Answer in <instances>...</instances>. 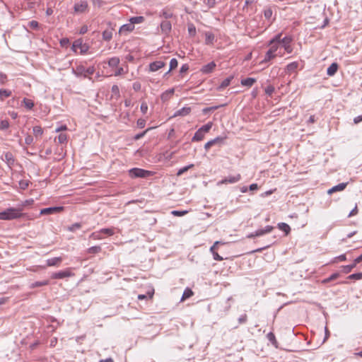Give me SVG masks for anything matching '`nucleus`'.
<instances>
[{
  "label": "nucleus",
  "mask_w": 362,
  "mask_h": 362,
  "mask_svg": "<svg viewBox=\"0 0 362 362\" xmlns=\"http://www.w3.org/2000/svg\"><path fill=\"white\" fill-rule=\"evenodd\" d=\"M71 49L76 53L79 52L81 54H84L89 49V46L83 43L82 39H78L73 42Z\"/></svg>",
  "instance_id": "7ed1b4c3"
},
{
  "label": "nucleus",
  "mask_w": 362,
  "mask_h": 362,
  "mask_svg": "<svg viewBox=\"0 0 362 362\" xmlns=\"http://www.w3.org/2000/svg\"><path fill=\"white\" fill-rule=\"evenodd\" d=\"M273 14V11L271 8H267L264 11V18L267 20H270Z\"/></svg>",
  "instance_id": "3c124183"
},
{
  "label": "nucleus",
  "mask_w": 362,
  "mask_h": 362,
  "mask_svg": "<svg viewBox=\"0 0 362 362\" xmlns=\"http://www.w3.org/2000/svg\"><path fill=\"white\" fill-rule=\"evenodd\" d=\"M247 315L246 314H243V315H240L238 317V322L240 324H243V323H245L247 322Z\"/></svg>",
  "instance_id": "338daca9"
},
{
  "label": "nucleus",
  "mask_w": 362,
  "mask_h": 362,
  "mask_svg": "<svg viewBox=\"0 0 362 362\" xmlns=\"http://www.w3.org/2000/svg\"><path fill=\"white\" fill-rule=\"evenodd\" d=\"M356 265H355L354 263L349 265L342 266L343 272L346 274H348L351 272V270L356 267Z\"/></svg>",
  "instance_id": "603ef678"
},
{
  "label": "nucleus",
  "mask_w": 362,
  "mask_h": 362,
  "mask_svg": "<svg viewBox=\"0 0 362 362\" xmlns=\"http://www.w3.org/2000/svg\"><path fill=\"white\" fill-rule=\"evenodd\" d=\"M160 29L163 33L168 34L172 29L171 23L169 21H163L160 23Z\"/></svg>",
  "instance_id": "dca6fc26"
},
{
  "label": "nucleus",
  "mask_w": 362,
  "mask_h": 362,
  "mask_svg": "<svg viewBox=\"0 0 362 362\" xmlns=\"http://www.w3.org/2000/svg\"><path fill=\"white\" fill-rule=\"evenodd\" d=\"M11 95V91L7 89H0V98L3 100L6 98H8Z\"/></svg>",
  "instance_id": "4c0bfd02"
},
{
  "label": "nucleus",
  "mask_w": 362,
  "mask_h": 362,
  "mask_svg": "<svg viewBox=\"0 0 362 362\" xmlns=\"http://www.w3.org/2000/svg\"><path fill=\"white\" fill-rule=\"evenodd\" d=\"M57 139L59 144H66L67 139H68V136L66 134L61 133L57 136V138L54 139V141H57Z\"/></svg>",
  "instance_id": "c756f323"
},
{
  "label": "nucleus",
  "mask_w": 362,
  "mask_h": 362,
  "mask_svg": "<svg viewBox=\"0 0 362 362\" xmlns=\"http://www.w3.org/2000/svg\"><path fill=\"white\" fill-rule=\"evenodd\" d=\"M256 82V79L255 78H246L242 79L240 83L243 86L251 87Z\"/></svg>",
  "instance_id": "4be33fe9"
},
{
  "label": "nucleus",
  "mask_w": 362,
  "mask_h": 362,
  "mask_svg": "<svg viewBox=\"0 0 362 362\" xmlns=\"http://www.w3.org/2000/svg\"><path fill=\"white\" fill-rule=\"evenodd\" d=\"M151 129V128H148V129H146L145 131H144L143 132L136 134L134 136V139L137 141V140L141 139L142 137H144L145 136V134L147 133V132H148Z\"/></svg>",
  "instance_id": "bf43d9fd"
},
{
  "label": "nucleus",
  "mask_w": 362,
  "mask_h": 362,
  "mask_svg": "<svg viewBox=\"0 0 362 362\" xmlns=\"http://www.w3.org/2000/svg\"><path fill=\"white\" fill-rule=\"evenodd\" d=\"M267 338L272 344V345H274L276 348L278 347V342H277L276 337L273 332H269L267 334Z\"/></svg>",
  "instance_id": "c85d7f7f"
},
{
  "label": "nucleus",
  "mask_w": 362,
  "mask_h": 362,
  "mask_svg": "<svg viewBox=\"0 0 362 362\" xmlns=\"http://www.w3.org/2000/svg\"><path fill=\"white\" fill-rule=\"evenodd\" d=\"M191 112V107H184L178 110H177L175 113L173 117H178V116H186L189 115Z\"/></svg>",
  "instance_id": "a211bd4d"
},
{
  "label": "nucleus",
  "mask_w": 362,
  "mask_h": 362,
  "mask_svg": "<svg viewBox=\"0 0 362 362\" xmlns=\"http://www.w3.org/2000/svg\"><path fill=\"white\" fill-rule=\"evenodd\" d=\"M233 76H230L226 78H225L222 82L220 84V86H218V89L221 90V89H223L225 88H226L227 86H228L231 82V81L233 80Z\"/></svg>",
  "instance_id": "7c9ffc66"
},
{
  "label": "nucleus",
  "mask_w": 362,
  "mask_h": 362,
  "mask_svg": "<svg viewBox=\"0 0 362 362\" xmlns=\"http://www.w3.org/2000/svg\"><path fill=\"white\" fill-rule=\"evenodd\" d=\"M88 4L87 1L82 0L74 4V11L75 13H83L88 11Z\"/></svg>",
  "instance_id": "423d86ee"
},
{
  "label": "nucleus",
  "mask_w": 362,
  "mask_h": 362,
  "mask_svg": "<svg viewBox=\"0 0 362 362\" xmlns=\"http://www.w3.org/2000/svg\"><path fill=\"white\" fill-rule=\"evenodd\" d=\"M166 64L163 61H155L149 64L148 71L155 72L163 68Z\"/></svg>",
  "instance_id": "6e6552de"
},
{
  "label": "nucleus",
  "mask_w": 362,
  "mask_h": 362,
  "mask_svg": "<svg viewBox=\"0 0 362 362\" xmlns=\"http://www.w3.org/2000/svg\"><path fill=\"white\" fill-rule=\"evenodd\" d=\"M298 63L297 62H291L286 66V71L288 72H293L298 68Z\"/></svg>",
  "instance_id": "c9c22d12"
},
{
  "label": "nucleus",
  "mask_w": 362,
  "mask_h": 362,
  "mask_svg": "<svg viewBox=\"0 0 362 362\" xmlns=\"http://www.w3.org/2000/svg\"><path fill=\"white\" fill-rule=\"evenodd\" d=\"M86 67L82 65L79 64L77 65L75 68H72V73L77 77L83 76L86 78Z\"/></svg>",
  "instance_id": "f8f14e48"
},
{
  "label": "nucleus",
  "mask_w": 362,
  "mask_h": 362,
  "mask_svg": "<svg viewBox=\"0 0 362 362\" xmlns=\"http://www.w3.org/2000/svg\"><path fill=\"white\" fill-rule=\"evenodd\" d=\"M346 259V255L343 254V255H341L339 256L334 257V259L332 260V262L336 263L338 262H343V261H345Z\"/></svg>",
  "instance_id": "13d9d810"
},
{
  "label": "nucleus",
  "mask_w": 362,
  "mask_h": 362,
  "mask_svg": "<svg viewBox=\"0 0 362 362\" xmlns=\"http://www.w3.org/2000/svg\"><path fill=\"white\" fill-rule=\"evenodd\" d=\"M81 228V224L79 223H74L73 225H71L70 227H69V230L73 232V231H75L76 230L79 229Z\"/></svg>",
  "instance_id": "e2e57ef3"
},
{
  "label": "nucleus",
  "mask_w": 362,
  "mask_h": 362,
  "mask_svg": "<svg viewBox=\"0 0 362 362\" xmlns=\"http://www.w3.org/2000/svg\"><path fill=\"white\" fill-rule=\"evenodd\" d=\"M10 127V124L8 119H1L0 122V130H7Z\"/></svg>",
  "instance_id": "58836bf2"
},
{
  "label": "nucleus",
  "mask_w": 362,
  "mask_h": 362,
  "mask_svg": "<svg viewBox=\"0 0 362 362\" xmlns=\"http://www.w3.org/2000/svg\"><path fill=\"white\" fill-rule=\"evenodd\" d=\"M221 243L220 241H216L210 247V252L212 253L214 259L216 261H222L223 259L222 257H221L216 251H214V247Z\"/></svg>",
  "instance_id": "6ab92c4d"
},
{
  "label": "nucleus",
  "mask_w": 362,
  "mask_h": 362,
  "mask_svg": "<svg viewBox=\"0 0 362 362\" xmlns=\"http://www.w3.org/2000/svg\"><path fill=\"white\" fill-rule=\"evenodd\" d=\"M160 17H163L165 19H168L173 17V12L167 8L163 9L159 14Z\"/></svg>",
  "instance_id": "bb28decb"
},
{
  "label": "nucleus",
  "mask_w": 362,
  "mask_h": 362,
  "mask_svg": "<svg viewBox=\"0 0 362 362\" xmlns=\"http://www.w3.org/2000/svg\"><path fill=\"white\" fill-rule=\"evenodd\" d=\"M119 62L120 60L119 57H113L108 60L107 63L110 67L114 68L118 66Z\"/></svg>",
  "instance_id": "cd10ccee"
},
{
  "label": "nucleus",
  "mask_w": 362,
  "mask_h": 362,
  "mask_svg": "<svg viewBox=\"0 0 362 362\" xmlns=\"http://www.w3.org/2000/svg\"><path fill=\"white\" fill-rule=\"evenodd\" d=\"M19 187L21 189H25L28 187L29 186V184H30V181L28 180H21L19 181Z\"/></svg>",
  "instance_id": "49530a36"
},
{
  "label": "nucleus",
  "mask_w": 362,
  "mask_h": 362,
  "mask_svg": "<svg viewBox=\"0 0 362 362\" xmlns=\"http://www.w3.org/2000/svg\"><path fill=\"white\" fill-rule=\"evenodd\" d=\"M226 139V136H217V137L214 138V139L210 140V142L212 144V146H214V145L221 146L222 144H223Z\"/></svg>",
  "instance_id": "b1692460"
},
{
  "label": "nucleus",
  "mask_w": 362,
  "mask_h": 362,
  "mask_svg": "<svg viewBox=\"0 0 362 362\" xmlns=\"http://www.w3.org/2000/svg\"><path fill=\"white\" fill-rule=\"evenodd\" d=\"M193 291L189 288H186L182 293V296L181 298V300L183 301L189 298H190L191 296H193Z\"/></svg>",
  "instance_id": "473e14b6"
},
{
  "label": "nucleus",
  "mask_w": 362,
  "mask_h": 362,
  "mask_svg": "<svg viewBox=\"0 0 362 362\" xmlns=\"http://www.w3.org/2000/svg\"><path fill=\"white\" fill-rule=\"evenodd\" d=\"M178 62L175 58L171 59L170 62V69L168 72H170L173 69H175L177 66Z\"/></svg>",
  "instance_id": "864d4df0"
},
{
  "label": "nucleus",
  "mask_w": 362,
  "mask_h": 362,
  "mask_svg": "<svg viewBox=\"0 0 362 362\" xmlns=\"http://www.w3.org/2000/svg\"><path fill=\"white\" fill-rule=\"evenodd\" d=\"M33 132L35 137L41 136L43 134V129L40 126H35L33 128Z\"/></svg>",
  "instance_id": "ea45409f"
},
{
  "label": "nucleus",
  "mask_w": 362,
  "mask_h": 362,
  "mask_svg": "<svg viewBox=\"0 0 362 362\" xmlns=\"http://www.w3.org/2000/svg\"><path fill=\"white\" fill-rule=\"evenodd\" d=\"M101 250L100 246H93L88 249V252L90 254H96L101 252Z\"/></svg>",
  "instance_id": "a18cd8bd"
},
{
  "label": "nucleus",
  "mask_w": 362,
  "mask_h": 362,
  "mask_svg": "<svg viewBox=\"0 0 362 362\" xmlns=\"http://www.w3.org/2000/svg\"><path fill=\"white\" fill-rule=\"evenodd\" d=\"M64 208L62 206H54V207H49V208H45L41 209L40 214L42 215H47V214H52L54 213H58L62 211H63Z\"/></svg>",
  "instance_id": "9b49d317"
},
{
  "label": "nucleus",
  "mask_w": 362,
  "mask_h": 362,
  "mask_svg": "<svg viewBox=\"0 0 362 362\" xmlns=\"http://www.w3.org/2000/svg\"><path fill=\"white\" fill-rule=\"evenodd\" d=\"M213 125V123L209 122L207 124L201 127L199 129L201 130L204 134L210 131Z\"/></svg>",
  "instance_id": "a19ab883"
},
{
  "label": "nucleus",
  "mask_w": 362,
  "mask_h": 362,
  "mask_svg": "<svg viewBox=\"0 0 362 362\" xmlns=\"http://www.w3.org/2000/svg\"><path fill=\"white\" fill-rule=\"evenodd\" d=\"M188 213L187 211H177L174 210L171 211V214L175 216H182Z\"/></svg>",
  "instance_id": "4d7b16f0"
},
{
  "label": "nucleus",
  "mask_w": 362,
  "mask_h": 362,
  "mask_svg": "<svg viewBox=\"0 0 362 362\" xmlns=\"http://www.w3.org/2000/svg\"><path fill=\"white\" fill-rule=\"evenodd\" d=\"M347 279L350 280H361L362 279V272L352 274Z\"/></svg>",
  "instance_id": "c03bdc74"
},
{
  "label": "nucleus",
  "mask_w": 362,
  "mask_h": 362,
  "mask_svg": "<svg viewBox=\"0 0 362 362\" xmlns=\"http://www.w3.org/2000/svg\"><path fill=\"white\" fill-rule=\"evenodd\" d=\"M102 234L107 235L108 236L113 235L115 234L114 228H103L100 230Z\"/></svg>",
  "instance_id": "de8ad7c7"
},
{
  "label": "nucleus",
  "mask_w": 362,
  "mask_h": 362,
  "mask_svg": "<svg viewBox=\"0 0 362 362\" xmlns=\"http://www.w3.org/2000/svg\"><path fill=\"white\" fill-rule=\"evenodd\" d=\"M23 209L18 207H10L0 212V220L11 221L18 219L23 217Z\"/></svg>",
  "instance_id": "f257e3e1"
},
{
  "label": "nucleus",
  "mask_w": 362,
  "mask_h": 362,
  "mask_svg": "<svg viewBox=\"0 0 362 362\" xmlns=\"http://www.w3.org/2000/svg\"><path fill=\"white\" fill-rule=\"evenodd\" d=\"M214 40V35L211 33H206L205 34V42L207 45L212 44Z\"/></svg>",
  "instance_id": "79ce46f5"
},
{
  "label": "nucleus",
  "mask_w": 362,
  "mask_h": 362,
  "mask_svg": "<svg viewBox=\"0 0 362 362\" xmlns=\"http://www.w3.org/2000/svg\"><path fill=\"white\" fill-rule=\"evenodd\" d=\"M72 275L71 272L69 269L64 270V271H59L58 272H54L52 274V278L54 279H64L65 277H69Z\"/></svg>",
  "instance_id": "9d476101"
},
{
  "label": "nucleus",
  "mask_w": 362,
  "mask_h": 362,
  "mask_svg": "<svg viewBox=\"0 0 362 362\" xmlns=\"http://www.w3.org/2000/svg\"><path fill=\"white\" fill-rule=\"evenodd\" d=\"M278 227L281 230L285 232L286 235L288 234L291 230L290 226L286 223H279Z\"/></svg>",
  "instance_id": "72a5a7b5"
},
{
  "label": "nucleus",
  "mask_w": 362,
  "mask_h": 362,
  "mask_svg": "<svg viewBox=\"0 0 362 362\" xmlns=\"http://www.w3.org/2000/svg\"><path fill=\"white\" fill-rule=\"evenodd\" d=\"M144 18L143 16H134L129 19V21L134 25V24H139L143 23Z\"/></svg>",
  "instance_id": "e433bc0d"
},
{
  "label": "nucleus",
  "mask_w": 362,
  "mask_h": 362,
  "mask_svg": "<svg viewBox=\"0 0 362 362\" xmlns=\"http://www.w3.org/2000/svg\"><path fill=\"white\" fill-rule=\"evenodd\" d=\"M48 284H49V281L48 280H44V281H35V282L32 283L30 285V288H35L40 287V286H47Z\"/></svg>",
  "instance_id": "2f4dec72"
},
{
  "label": "nucleus",
  "mask_w": 362,
  "mask_h": 362,
  "mask_svg": "<svg viewBox=\"0 0 362 362\" xmlns=\"http://www.w3.org/2000/svg\"><path fill=\"white\" fill-rule=\"evenodd\" d=\"M22 103L27 110H32L35 105L34 102L29 98H24Z\"/></svg>",
  "instance_id": "5701e85b"
},
{
  "label": "nucleus",
  "mask_w": 362,
  "mask_h": 362,
  "mask_svg": "<svg viewBox=\"0 0 362 362\" xmlns=\"http://www.w3.org/2000/svg\"><path fill=\"white\" fill-rule=\"evenodd\" d=\"M34 203V200L33 199H26L22 202L21 206L18 208H22L23 209L24 207L30 206Z\"/></svg>",
  "instance_id": "5fc2aeb1"
},
{
  "label": "nucleus",
  "mask_w": 362,
  "mask_h": 362,
  "mask_svg": "<svg viewBox=\"0 0 362 362\" xmlns=\"http://www.w3.org/2000/svg\"><path fill=\"white\" fill-rule=\"evenodd\" d=\"M134 29V25L130 22L129 23L122 25L119 30L120 35H126Z\"/></svg>",
  "instance_id": "ddd939ff"
},
{
  "label": "nucleus",
  "mask_w": 362,
  "mask_h": 362,
  "mask_svg": "<svg viewBox=\"0 0 362 362\" xmlns=\"http://www.w3.org/2000/svg\"><path fill=\"white\" fill-rule=\"evenodd\" d=\"M347 184L348 182H342V183H339V185H335L334 187H332L331 189H329L328 191H327V193L329 194H331L335 192H339V191H343L346 187L347 186Z\"/></svg>",
  "instance_id": "2eb2a0df"
},
{
  "label": "nucleus",
  "mask_w": 362,
  "mask_h": 362,
  "mask_svg": "<svg viewBox=\"0 0 362 362\" xmlns=\"http://www.w3.org/2000/svg\"><path fill=\"white\" fill-rule=\"evenodd\" d=\"M241 180L240 174H236L235 175H229L221 180L218 181L217 185H221L225 184H234L239 182Z\"/></svg>",
  "instance_id": "0eeeda50"
},
{
  "label": "nucleus",
  "mask_w": 362,
  "mask_h": 362,
  "mask_svg": "<svg viewBox=\"0 0 362 362\" xmlns=\"http://www.w3.org/2000/svg\"><path fill=\"white\" fill-rule=\"evenodd\" d=\"M112 37V32L111 30H105L103 32V39L105 41H110Z\"/></svg>",
  "instance_id": "f704fd0d"
},
{
  "label": "nucleus",
  "mask_w": 362,
  "mask_h": 362,
  "mask_svg": "<svg viewBox=\"0 0 362 362\" xmlns=\"http://www.w3.org/2000/svg\"><path fill=\"white\" fill-rule=\"evenodd\" d=\"M281 37V33H279L269 41L268 46L269 47V49L268 50L276 56L283 57L284 53L279 51L280 48Z\"/></svg>",
  "instance_id": "f03ea898"
},
{
  "label": "nucleus",
  "mask_w": 362,
  "mask_h": 362,
  "mask_svg": "<svg viewBox=\"0 0 362 362\" xmlns=\"http://www.w3.org/2000/svg\"><path fill=\"white\" fill-rule=\"evenodd\" d=\"M274 92V87L273 86L269 85V86L266 87L265 93L269 96H271L273 94Z\"/></svg>",
  "instance_id": "052dcab7"
},
{
  "label": "nucleus",
  "mask_w": 362,
  "mask_h": 362,
  "mask_svg": "<svg viewBox=\"0 0 362 362\" xmlns=\"http://www.w3.org/2000/svg\"><path fill=\"white\" fill-rule=\"evenodd\" d=\"M86 77H88L89 76H91L95 72V68L94 66H89L88 68L86 67Z\"/></svg>",
  "instance_id": "680f3d73"
},
{
  "label": "nucleus",
  "mask_w": 362,
  "mask_h": 362,
  "mask_svg": "<svg viewBox=\"0 0 362 362\" xmlns=\"http://www.w3.org/2000/svg\"><path fill=\"white\" fill-rule=\"evenodd\" d=\"M194 165L193 164H190L189 165H187V166H185L182 168H180L177 173V176H180L181 175H182L183 173H185V172H187L189 169L193 168Z\"/></svg>",
  "instance_id": "09e8293b"
},
{
  "label": "nucleus",
  "mask_w": 362,
  "mask_h": 362,
  "mask_svg": "<svg viewBox=\"0 0 362 362\" xmlns=\"http://www.w3.org/2000/svg\"><path fill=\"white\" fill-rule=\"evenodd\" d=\"M187 30H188L189 34L191 36H194L196 35V28L192 23L188 25Z\"/></svg>",
  "instance_id": "6e6d98bb"
},
{
  "label": "nucleus",
  "mask_w": 362,
  "mask_h": 362,
  "mask_svg": "<svg viewBox=\"0 0 362 362\" xmlns=\"http://www.w3.org/2000/svg\"><path fill=\"white\" fill-rule=\"evenodd\" d=\"M90 238H93V240H101L104 238L100 230L99 231L93 232L90 235Z\"/></svg>",
  "instance_id": "37998d69"
},
{
  "label": "nucleus",
  "mask_w": 362,
  "mask_h": 362,
  "mask_svg": "<svg viewBox=\"0 0 362 362\" xmlns=\"http://www.w3.org/2000/svg\"><path fill=\"white\" fill-rule=\"evenodd\" d=\"M292 37L291 36H285L280 40V47H282L285 52L288 54H291L293 52V47L291 46Z\"/></svg>",
  "instance_id": "39448f33"
},
{
  "label": "nucleus",
  "mask_w": 362,
  "mask_h": 362,
  "mask_svg": "<svg viewBox=\"0 0 362 362\" xmlns=\"http://www.w3.org/2000/svg\"><path fill=\"white\" fill-rule=\"evenodd\" d=\"M338 69V64L335 62L332 63L327 69V74L329 76H334Z\"/></svg>",
  "instance_id": "412c9836"
},
{
  "label": "nucleus",
  "mask_w": 362,
  "mask_h": 362,
  "mask_svg": "<svg viewBox=\"0 0 362 362\" xmlns=\"http://www.w3.org/2000/svg\"><path fill=\"white\" fill-rule=\"evenodd\" d=\"M62 261V258L61 257H53L47 259V265L48 267H53L59 265Z\"/></svg>",
  "instance_id": "aec40b11"
},
{
  "label": "nucleus",
  "mask_w": 362,
  "mask_h": 362,
  "mask_svg": "<svg viewBox=\"0 0 362 362\" xmlns=\"http://www.w3.org/2000/svg\"><path fill=\"white\" fill-rule=\"evenodd\" d=\"M140 110L143 114H146L148 111V105L146 102L141 104Z\"/></svg>",
  "instance_id": "69168bd1"
},
{
  "label": "nucleus",
  "mask_w": 362,
  "mask_h": 362,
  "mask_svg": "<svg viewBox=\"0 0 362 362\" xmlns=\"http://www.w3.org/2000/svg\"><path fill=\"white\" fill-rule=\"evenodd\" d=\"M276 56L270 52L269 50L266 52L264 59L261 61L260 64H266L274 59Z\"/></svg>",
  "instance_id": "a878e982"
},
{
  "label": "nucleus",
  "mask_w": 362,
  "mask_h": 362,
  "mask_svg": "<svg viewBox=\"0 0 362 362\" xmlns=\"http://www.w3.org/2000/svg\"><path fill=\"white\" fill-rule=\"evenodd\" d=\"M204 135L205 134L201 130L198 129L195 132L194 136L192 137V141H200L203 140V139L204 138Z\"/></svg>",
  "instance_id": "393cba45"
},
{
  "label": "nucleus",
  "mask_w": 362,
  "mask_h": 362,
  "mask_svg": "<svg viewBox=\"0 0 362 362\" xmlns=\"http://www.w3.org/2000/svg\"><path fill=\"white\" fill-rule=\"evenodd\" d=\"M33 142V137L31 135H27L25 138V143L27 145H30Z\"/></svg>",
  "instance_id": "774afa93"
},
{
  "label": "nucleus",
  "mask_w": 362,
  "mask_h": 362,
  "mask_svg": "<svg viewBox=\"0 0 362 362\" xmlns=\"http://www.w3.org/2000/svg\"><path fill=\"white\" fill-rule=\"evenodd\" d=\"M339 276V273H334L332 274L329 277L327 278V279H325L323 281H322V283L324 284H326V283H328L332 280H334V279H337L338 277Z\"/></svg>",
  "instance_id": "8fccbe9b"
},
{
  "label": "nucleus",
  "mask_w": 362,
  "mask_h": 362,
  "mask_svg": "<svg viewBox=\"0 0 362 362\" xmlns=\"http://www.w3.org/2000/svg\"><path fill=\"white\" fill-rule=\"evenodd\" d=\"M2 160L7 164L8 167L11 169L15 163V159L11 152H6L2 156Z\"/></svg>",
  "instance_id": "1a4fd4ad"
},
{
  "label": "nucleus",
  "mask_w": 362,
  "mask_h": 362,
  "mask_svg": "<svg viewBox=\"0 0 362 362\" xmlns=\"http://www.w3.org/2000/svg\"><path fill=\"white\" fill-rule=\"evenodd\" d=\"M129 175L132 178L148 177L153 175V172L141 168H134L129 170Z\"/></svg>",
  "instance_id": "20e7f679"
},
{
  "label": "nucleus",
  "mask_w": 362,
  "mask_h": 362,
  "mask_svg": "<svg viewBox=\"0 0 362 362\" xmlns=\"http://www.w3.org/2000/svg\"><path fill=\"white\" fill-rule=\"evenodd\" d=\"M137 127L139 128H144L146 125V119L139 118L136 122Z\"/></svg>",
  "instance_id": "0e129e2a"
},
{
  "label": "nucleus",
  "mask_w": 362,
  "mask_h": 362,
  "mask_svg": "<svg viewBox=\"0 0 362 362\" xmlns=\"http://www.w3.org/2000/svg\"><path fill=\"white\" fill-rule=\"evenodd\" d=\"M216 64L214 62H211L204 66H203L201 69V71L203 74H207L211 73L214 69L216 68Z\"/></svg>",
  "instance_id": "4468645a"
},
{
  "label": "nucleus",
  "mask_w": 362,
  "mask_h": 362,
  "mask_svg": "<svg viewBox=\"0 0 362 362\" xmlns=\"http://www.w3.org/2000/svg\"><path fill=\"white\" fill-rule=\"evenodd\" d=\"M175 92L174 88H170L163 92L160 95V99L163 102H166L170 99Z\"/></svg>",
  "instance_id": "f3484780"
}]
</instances>
